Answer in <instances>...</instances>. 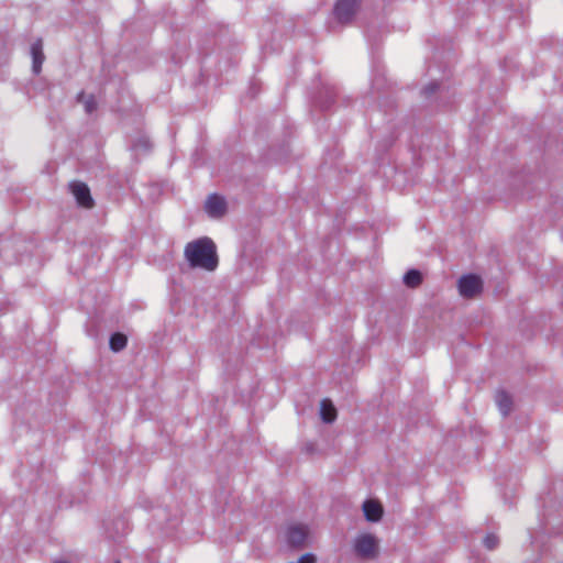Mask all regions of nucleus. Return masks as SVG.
Returning <instances> with one entry per match:
<instances>
[{
    "label": "nucleus",
    "instance_id": "nucleus-1",
    "mask_svg": "<svg viewBox=\"0 0 563 563\" xmlns=\"http://www.w3.org/2000/svg\"><path fill=\"white\" fill-rule=\"evenodd\" d=\"M185 258L192 268L213 272L218 267V255L214 242L210 238H200L185 246Z\"/></svg>",
    "mask_w": 563,
    "mask_h": 563
},
{
    "label": "nucleus",
    "instance_id": "nucleus-2",
    "mask_svg": "<svg viewBox=\"0 0 563 563\" xmlns=\"http://www.w3.org/2000/svg\"><path fill=\"white\" fill-rule=\"evenodd\" d=\"M361 5V0H336L333 16L340 24H349L354 19Z\"/></svg>",
    "mask_w": 563,
    "mask_h": 563
},
{
    "label": "nucleus",
    "instance_id": "nucleus-3",
    "mask_svg": "<svg viewBox=\"0 0 563 563\" xmlns=\"http://www.w3.org/2000/svg\"><path fill=\"white\" fill-rule=\"evenodd\" d=\"M353 548L358 558L369 560L376 556L377 541L374 536L362 533L355 538Z\"/></svg>",
    "mask_w": 563,
    "mask_h": 563
},
{
    "label": "nucleus",
    "instance_id": "nucleus-4",
    "mask_svg": "<svg viewBox=\"0 0 563 563\" xmlns=\"http://www.w3.org/2000/svg\"><path fill=\"white\" fill-rule=\"evenodd\" d=\"M482 279L473 274L464 275L459 279L457 288L462 297L473 298L482 291Z\"/></svg>",
    "mask_w": 563,
    "mask_h": 563
},
{
    "label": "nucleus",
    "instance_id": "nucleus-5",
    "mask_svg": "<svg viewBox=\"0 0 563 563\" xmlns=\"http://www.w3.org/2000/svg\"><path fill=\"white\" fill-rule=\"evenodd\" d=\"M308 528L302 525H291L286 531V541L290 548H303L308 539Z\"/></svg>",
    "mask_w": 563,
    "mask_h": 563
},
{
    "label": "nucleus",
    "instance_id": "nucleus-6",
    "mask_svg": "<svg viewBox=\"0 0 563 563\" xmlns=\"http://www.w3.org/2000/svg\"><path fill=\"white\" fill-rule=\"evenodd\" d=\"M69 188L80 207L86 209L93 207V199L90 195V189L85 183L73 181L69 184Z\"/></svg>",
    "mask_w": 563,
    "mask_h": 563
},
{
    "label": "nucleus",
    "instance_id": "nucleus-7",
    "mask_svg": "<svg viewBox=\"0 0 563 563\" xmlns=\"http://www.w3.org/2000/svg\"><path fill=\"white\" fill-rule=\"evenodd\" d=\"M205 210L211 218H221L227 212V201L222 196L212 194L206 200Z\"/></svg>",
    "mask_w": 563,
    "mask_h": 563
},
{
    "label": "nucleus",
    "instance_id": "nucleus-8",
    "mask_svg": "<svg viewBox=\"0 0 563 563\" xmlns=\"http://www.w3.org/2000/svg\"><path fill=\"white\" fill-rule=\"evenodd\" d=\"M30 54L32 57V71L34 75H38L42 70V64L45 59L43 42L40 37L34 43H32Z\"/></svg>",
    "mask_w": 563,
    "mask_h": 563
},
{
    "label": "nucleus",
    "instance_id": "nucleus-9",
    "mask_svg": "<svg viewBox=\"0 0 563 563\" xmlns=\"http://www.w3.org/2000/svg\"><path fill=\"white\" fill-rule=\"evenodd\" d=\"M363 511L366 520L377 522L383 516V507L379 503L374 500H366L363 504Z\"/></svg>",
    "mask_w": 563,
    "mask_h": 563
},
{
    "label": "nucleus",
    "instance_id": "nucleus-10",
    "mask_svg": "<svg viewBox=\"0 0 563 563\" xmlns=\"http://www.w3.org/2000/svg\"><path fill=\"white\" fill-rule=\"evenodd\" d=\"M320 416L322 421L331 423L336 418V410L329 399H323L320 404Z\"/></svg>",
    "mask_w": 563,
    "mask_h": 563
},
{
    "label": "nucleus",
    "instance_id": "nucleus-11",
    "mask_svg": "<svg viewBox=\"0 0 563 563\" xmlns=\"http://www.w3.org/2000/svg\"><path fill=\"white\" fill-rule=\"evenodd\" d=\"M496 404L501 415L506 417L511 410L512 400L505 390H498L496 394Z\"/></svg>",
    "mask_w": 563,
    "mask_h": 563
},
{
    "label": "nucleus",
    "instance_id": "nucleus-12",
    "mask_svg": "<svg viewBox=\"0 0 563 563\" xmlns=\"http://www.w3.org/2000/svg\"><path fill=\"white\" fill-rule=\"evenodd\" d=\"M402 280L407 287L416 288L422 283V275L418 269H409Z\"/></svg>",
    "mask_w": 563,
    "mask_h": 563
},
{
    "label": "nucleus",
    "instance_id": "nucleus-13",
    "mask_svg": "<svg viewBox=\"0 0 563 563\" xmlns=\"http://www.w3.org/2000/svg\"><path fill=\"white\" fill-rule=\"evenodd\" d=\"M77 100L84 104L86 113L91 114L97 110L98 104L93 95H85L81 91L78 93Z\"/></svg>",
    "mask_w": 563,
    "mask_h": 563
},
{
    "label": "nucleus",
    "instance_id": "nucleus-14",
    "mask_svg": "<svg viewBox=\"0 0 563 563\" xmlns=\"http://www.w3.org/2000/svg\"><path fill=\"white\" fill-rule=\"evenodd\" d=\"M126 343H128L126 336L124 334H122V333H119V332L113 333L110 336V340H109L110 349L113 352L122 351L126 346Z\"/></svg>",
    "mask_w": 563,
    "mask_h": 563
},
{
    "label": "nucleus",
    "instance_id": "nucleus-15",
    "mask_svg": "<svg viewBox=\"0 0 563 563\" xmlns=\"http://www.w3.org/2000/svg\"><path fill=\"white\" fill-rule=\"evenodd\" d=\"M132 147L135 151L147 152L151 148V142L147 137L142 136L133 143Z\"/></svg>",
    "mask_w": 563,
    "mask_h": 563
},
{
    "label": "nucleus",
    "instance_id": "nucleus-16",
    "mask_svg": "<svg viewBox=\"0 0 563 563\" xmlns=\"http://www.w3.org/2000/svg\"><path fill=\"white\" fill-rule=\"evenodd\" d=\"M483 543L486 549L494 550L497 548V545L499 543V539L496 534L489 533L484 538Z\"/></svg>",
    "mask_w": 563,
    "mask_h": 563
},
{
    "label": "nucleus",
    "instance_id": "nucleus-17",
    "mask_svg": "<svg viewBox=\"0 0 563 563\" xmlns=\"http://www.w3.org/2000/svg\"><path fill=\"white\" fill-rule=\"evenodd\" d=\"M439 89V84L437 81H431L430 84H428L423 90H422V93L424 97H430L432 96L437 90Z\"/></svg>",
    "mask_w": 563,
    "mask_h": 563
},
{
    "label": "nucleus",
    "instance_id": "nucleus-18",
    "mask_svg": "<svg viewBox=\"0 0 563 563\" xmlns=\"http://www.w3.org/2000/svg\"><path fill=\"white\" fill-rule=\"evenodd\" d=\"M372 88L376 91H380L384 88V78L379 75H375L372 80Z\"/></svg>",
    "mask_w": 563,
    "mask_h": 563
},
{
    "label": "nucleus",
    "instance_id": "nucleus-19",
    "mask_svg": "<svg viewBox=\"0 0 563 563\" xmlns=\"http://www.w3.org/2000/svg\"><path fill=\"white\" fill-rule=\"evenodd\" d=\"M54 563H68V562H66V561H56Z\"/></svg>",
    "mask_w": 563,
    "mask_h": 563
},
{
    "label": "nucleus",
    "instance_id": "nucleus-20",
    "mask_svg": "<svg viewBox=\"0 0 563 563\" xmlns=\"http://www.w3.org/2000/svg\"><path fill=\"white\" fill-rule=\"evenodd\" d=\"M115 563H120V562H115Z\"/></svg>",
    "mask_w": 563,
    "mask_h": 563
}]
</instances>
